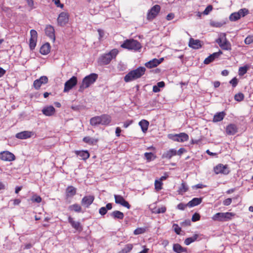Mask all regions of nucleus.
<instances>
[{
	"mask_svg": "<svg viewBox=\"0 0 253 253\" xmlns=\"http://www.w3.org/2000/svg\"><path fill=\"white\" fill-rule=\"evenodd\" d=\"M146 72L144 67H139L137 68L129 71L125 77L124 81L126 83L136 80L143 76Z\"/></svg>",
	"mask_w": 253,
	"mask_h": 253,
	"instance_id": "f257e3e1",
	"label": "nucleus"
},
{
	"mask_svg": "<svg viewBox=\"0 0 253 253\" xmlns=\"http://www.w3.org/2000/svg\"><path fill=\"white\" fill-rule=\"evenodd\" d=\"M118 53L117 49L111 50L108 53L102 55L99 59V63L101 65L108 64L112 59L115 58Z\"/></svg>",
	"mask_w": 253,
	"mask_h": 253,
	"instance_id": "f03ea898",
	"label": "nucleus"
},
{
	"mask_svg": "<svg viewBox=\"0 0 253 253\" xmlns=\"http://www.w3.org/2000/svg\"><path fill=\"white\" fill-rule=\"evenodd\" d=\"M98 75L95 73H92L85 77L83 80L79 91H83L84 88L88 87L96 81Z\"/></svg>",
	"mask_w": 253,
	"mask_h": 253,
	"instance_id": "7ed1b4c3",
	"label": "nucleus"
},
{
	"mask_svg": "<svg viewBox=\"0 0 253 253\" xmlns=\"http://www.w3.org/2000/svg\"><path fill=\"white\" fill-rule=\"evenodd\" d=\"M235 216V213L233 212H217L214 214L211 218L214 221L224 222L230 220Z\"/></svg>",
	"mask_w": 253,
	"mask_h": 253,
	"instance_id": "20e7f679",
	"label": "nucleus"
},
{
	"mask_svg": "<svg viewBox=\"0 0 253 253\" xmlns=\"http://www.w3.org/2000/svg\"><path fill=\"white\" fill-rule=\"evenodd\" d=\"M121 47L127 49L137 50L141 48V44L136 40L129 39L126 40L121 45Z\"/></svg>",
	"mask_w": 253,
	"mask_h": 253,
	"instance_id": "39448f33",
	"label": "nucleus"
},
{
	"mask_svg": "<svg viewBox=\"0 0 253 253\" xmlns=\"http://www.w3.org/2000/svg\"><path fill=\"white\" fill-rule=\"evenodd\" d=\"M169 138L174 141L183 142L188 140L189 136L187 134L182 132L179 134H169Z\"/></svg>",
	"mask_w": 253,
	"mask_h": 253,
	"instance_id": "423d86ee",
	"label": "nucleus"
},
{
	"mask_svg": "<svg viewBox=\"0 0 253 253\" xmlns=\"http://www.w3.org/2000/svg\"><path fill=\"white\" fill-rule=\"evenodd\" d=\"M16 158L15 155L8 151H4L0 153V159L3 161L11 162L14 161Z\"/></svg>",
	"mask_w": 253,
	"mask_h": 253,
	"instance_id": "0eeeda50",
	"label": "nucleus"
},
{
	"mask_svg": "<svg viewBox=\"0 0 253 253\" xmlns=\"http://www.w3.org/2000/svg\"><path fill=\"white\" fill-rule=\"evenodd\" d=\"M213 170L215 173L216 174L221 173L226 175L228 174L230 172L227 166L223 165L221 164H218L215 167H214L213 168Z\"/></svg>",
	"mask_w": 253,
	"mask_h": 253,
	"instance_id": "6e6552de",
	"label": "nucleus"
},
{
	"mask_svg": "<svg viewBox=\"0 0 253 253\" xmlns=\"http://www.w3.org/2000/svg\"><path fill=\"white\" fill-rule=\"evenodd\" d=\"M77 78L75 76H73L64 84V92H68L71 89L77 84Z\"/></svg>",
	"mask_w": 253,
	"mask_h": 253,
	"instance_id": "1a4fd4ad",
	"label": "nucleus"
},
{
	"mask_svg": "<svg viewBox=\"0 0 253 253\" xmlns=\"http://www.w3.org/2000/svg\"><path fill=\"white\" fill-rule=\"evenodd\" d=\"M30 39L29 41V46L31 49H34L37 44L38 33L35 30L30 31Z\"/></svg>",
	"mask_w": 253,
	"mask_h": 253,
	"instance_id": "9d476101",
	"label": "nucleus"
},
{
	"mask_svg": "<svg viewBox=\"0 0 253 253\" xmlns=\"http://www.w3.org/2000/svg\"><path fill=\"white\" fill-rule=\"evenodd\" d=\"M114 199L116 204H120L122 206L126 208L127 209H129L130 208L131 206L130 204L121 195H114Z\"/></svg>",
	"mask_w": 253,
	"mask_h": 253,
	"instance_id": "9b49d317",
	"label": "nucleus"
},
{
	"mask_svg": "<svg viewBox=\"0 0 253 253\" xmlns=\"http://www.w3.org/2000/svg\"><path fill=\"white\" fill-rule=\"evenodd\" d=\"M45 35L54 42L55 41V30L51 25H47L44 30Z\"/></svg>",
	"mask_w": 253,
	"mask_h": 253,
	"instance_id": "f8f14e48",
	"label": "nucleus"
},
{
	"mask_svg": "<svg viewBox=\"0 0 253 253\" xmlns=\"http://www.w3.org/2000/svg\"><path fill=\"white\" fill-rule=\"evenodd\" d=\"M216 42L223 50H230L231 49V44L226 38L224 39L219 38L217 40Z\"/></svg>",
	"mask_w": 253,
	"mask_h": 253,
	"instance_id": "ddd939ff",
	"label": "nucleus"
},
{
	"mask_svg": "<svg viewBox=\"0 0 253 253\" xmlns=\"http://www.w3.org/2000/svg\"><path fill=\"white\" fill-rule=\"evenodd\" d=\"M94 200V197L93 195L85 196L83 198L81 201V204L85 208H89Z\"/></svg>",
	"mask_w": 253,
	"mask_h": 253,
	"instance_id": "4468645a",
	"label": "nucleus"
},
{
	"mask_svg": "<svg viewBox=\"0 0 253 253\" xmlns=\"http://www.w3.org/2000/svg\"><path fill=\"white\" fill-rule=\"evenodd\" d=\"M34 133L31 131H23L16 134L15 137L20 139H26L31 137Z\"/></svg>",
	"mask_w": 253,
	"mask_h": 253,
	"instance_id": "2eb2a0df",
	"label": "nucleus"
},
{
	"mask_svg": "<svg viewBox=\"0 0 253 253\" xmlns=\"http://www.w3.org/2000/svg\"><path fill=\"white\" fill-rule=\"evenodd\" d=\"M164 59L163 58H160L159 59L154 58L149 62H146L145 64V66L148 68H152L154 67H156L158 66L160 63H161Z\"/></svg>",
	"mask_w": 253,
	"mask_h": 253,
	"instance_id": "dca6fc26",
	"label": "nucleus"
},
{
	"mask_svg": "<svg viewBox=\"0 0 253 253\" xmlns=\"http://www.w3.org/2000/svg\"><path fill=\"white\" fill-rule=\"evenodd\" d=\"M226 133L228 135H234L238 131V127L235 124H229L225 128Z\"/></svg>",
	"mask_w": 253,
	"mask_h": 253,
	"instance_id": "f3484780",
	"label": "nucleus"
},
{
	"mask_svg": "<svg viewBox=\"0 0 253 253\" xmlns=\"http://www.w3.org/2000/svg\"><path fill=\"white\" fill-rule=\"evenodd\" d=\"M222 54V52L220 50H219L218 52H214L207 57L205 59L204 63L205 64H209L212 62L215 58H218Z\"/></svg>",
	"mask_w": 253,
	"mask_h": 253,
	"instance_id": "a211bd4d",
	"label": "nucleus"
},
{
	"mask_svg": "<svg viewBox=\"0 0 253 253\" xmlns=\"http://www.w3.org/2000/svg\"><path fill=\"white\" fill-rule=\"evenodd\" d=\"M68 220L73 228L79 231H81L83 230L81 223L78 221H74L73 218L70 216L68 217Z\"/></svg>",
	"mask_w": 253,
	"mask_h": 253,
	"instance_id": "6ab92c4d",
	"label": "nucleus"
},
{
	"mask_svg": "<svg viewBox=\"0 0 253 253\" xmlns=\"http://www.w3.org/2000/svg\"><path fill=\"white\" fill-rule=\"evenodd\" d=\"M42 113L46 116H51L55 113V109L52 106L44 107L42 110Z\"/></svg>",
	"mask_w": 253,
	"mask_h": 253,
	"instance_id": "aec40b11",
	"label": "nucleus"
},
{
	"mask_svg": "<svg viewBox=\"0 0 253 253\" xmlns=\"http://www.w3.org/2000/svg\"><path fill=\"white\" fill-rule=\"evenodd\" d=\"M189 46L193 49H199L202 47V44L200 40L190 38L189 42Z\"/></svg>",
	"mask_w": 253,
	"mask_h": 253,
	"instance_id": "412c9836",
	"label": "nucleus"
},
{
	"mask_svg": "<svg viewBox=\"0 0 253 253\" xmlns=\"http://www.w3.org/2000/svg\"><path fill=\"white\" fill-rule=\"evenodd\" d=\"M75 153L77 156H80L81 159L84 161H86L90 156V154L87 150H77L75 151Z\"/></svg>",
	"mask_w": 253,
	"mask_h": 253,
	"instance_id": "4be33fe9",
	"label": "nucleus"
},
{
	"mask_svg": "<svg viewBox=\"0 0 253 253\" xmlns=\"http://www.w3.org/2000/svg\"><path fill=\"white\" fill-rule=\"evenodd\" d=\"M176 155V150L174 149H171L169 151L165 152L162 156L163 159H166L169 160L172 157Z\"/></svg>",
	"mask_w": 253,
	"mask_h": 253,
	"instance_id": "5701e85b",
	"label": "nucleus"
},
{
	"mask_svg": "<svg viewBox=\"0 0 253 253\" xmlns=\"http://www.w3.org/2000/svg\"><path fill=\"white\" fill-rule=\"evenodd\" d=\"M101 119L102 125L108 126L111 122V117L107 114H103L100 116Z\"/></svg>",
	"mask_w": 253,
	"mask_h": 253,
	"instance_id": "b1692460",
	"label": "nucleus"
},
{
	"mask_svg": "<svg viewBox=\"0 0 253 253\" xmlns=\"http://www.w3.org/2000/svg\"><path fill=\"white\" fill-rule=\"evenodd\" d=\"M50 51V45L48 42L43 44L40 50V53L42 55H46L49 53Z\"/></svg>",
	"mask_w": 253,
	"mask_h": 253,
	"instance_id": "393cba45",
	"label": "nucleus"
},
{
	"mask_svg": "<svg viewBox=\"0 0 253 253\" xmlns=\"http://www.w3.org/2000/svg\"><path fill=\"white\" fill-rule=\"evenodd\" d=\"M226 115V113L224 111L217 113L213 118V122H218L221 121Z\"/></svg>",
	"mask_w": 253,
	"mask_h": 253,
	"instance_id": "a878e982",
	"label": "nucleus"
},
{
	"mask_svg": "<svg viewBox=\"0 0 253 253\" xmlns=\"http://www.w3.org/2000/svg\"><path fill=\"white\" fill-rule=\"evenodd\" d=\"M76 194V188L73 186H69L66 189V195L67 197H71Z\"/></svg>",
	"mask_w": 253,
	"mask_h": 253,
	"instance_id": "bb28decb",
	"label": "nucleus"
},
{
	"mask_svg": "<svg viewBox=\"0 0 253 253\" xmlns=\"http://www.w3.org/2000/svg\"><path fill=\"white\" fill-rule=\"evenodd\" d=\"M161 9L160 6L159 5H155L153 6L149 11L147 16H156Z\"/></svg>",
	"mask_w": 253,
	"mask_h": 253,
	"instance_id": "cd10ccee",
	"label": "nucleus"
},
{
	"mask_svg": "<svg viewBox=\"0 0 253 253\" xmlns=\"http://www.w3.org/2000/svg\"><path fill=\"white\" fill-rule=\"evenodd\" d=\"M202 202L201 198H194L187 203L188 207H193L200 205Z\"/></svg>",
	"mask_w": 253,
	"mask_h": 253,
	"instance_id": "c85d7f7f",
	"label": "nucleus"
},
{
	"mask_svg": "<svg viewBox=\"0 0 253 253\" xmlns=\"http://www.w3.org/2000/svg\"><path fill=\"white\" fill-rule=\"evenodd\" d=\"M90 125L92 126H96L99 125H102L101 119H100V116H95L91 118L89 121Z\"/></svg>",
	"mask_w": 253,
	"mask_h": 253,
	"instance_id": "c756f323",
	"label": "nucleus"
},
{
	"mask_svg": "<svg viewBox=\"0 0 253 253\" xmlns=\"http://www.w3.org/2000/svg\"><path fill=\"white\" fill-rule=\"evenodd\" d=\"M139 125L141 127L142 131L144 133H146L148 130L149 123L146 120H142L139 122Z\"/></svg>",
	"mask_w": 253,
	"mask_h": 253,
	"instance_id": "7c9ffc66",
	"label": "nucleus"
},
{
	"mask_svg": "<svg viewBox=\"0 0 253 253\" xmlns=\"http://www.w3.org/2000/svg\"><path fill=\"white\" fill-rule=\"evenodd\" d=\"M69 17H58V25L60 26H64L69 23Z\"/></svg>",
	"mask_w": 253,
	"mask_h": 253,
	"instance_id": "2f4dec72",
	"label": "nucleus"
},
{
	"mask_svg": "<svg viewBox=\"0 0 253 253\" xmlns=\"http://www.w3.org/2000/svg\"><path fill=\"white\" fill-rule=\"evenodd\" d=\"M112 208V205L111 203H108L106 206V207H101L99 210V213L101 215H105L107 212V211L108 210H111Z\"/></svg>",
	"mask_w": 253,
	"mask_h": 253,
	"instance_id": "473e14b6",
	"label": "nucleus"
},
{
	"mask_svg": "<svg viewBox=\"0 0 253 253\" xmlns=\"http://www.w3.org/2000/svg\"><path fill=\"white\" fill-rule=\"evenodd\" d=\"M173 250L176 253H182L186 252V249L183 248L179 244H174L173 245Z\"/></svg>",
	"mask_w": 253,
	"mask_h": 253,
	"instance_id": "72a5a7b5",
	"label": "nucleus"
},
{
	"mask_svg": "<svg viewBox=\"0 0 253 253\" xmlns=\"http://www.w3.org/2000/svg\"><path fill=\"white\" fill-rule=\"evenodd\" d=\"M111 215L115 219H123L124 217V213L119 211H113Z\"/></svg>",
	"mask_w": 253,
	"mask_h": 253,
	"instance_id": "f704fd0d",
	"label": "nucleus"
},
{
	"mask_svg": "<svg viewBox=\"0 0 253 253\" xmlns=\"http://www.w3.org/2000/svg\"><path fill=\"white\" fill-rule=\"evenodd\" d=\"M68 208L71 211H74L77 212H81L82 211V207L78 204L70 205Z\"/></svg>",
	"mask_w": 253,
	"mask_h": 253,
	"instance_id": "c9c22d12",
	"label": "nucleus"
},
{
	"mask_svg": "<svg viewBox=\"0 0 253 253\" xmlns=\"http://www.w3.org/2000/svg\"><path fill=\"white\" fill-rule=\"evenodd\" d=\"M249 14V10L246 8L241 9L237 13H233L230 16H246Z\"/></svg>",
	"mask_w": 253,
	"mask_h": 253,
	"instance_id": "e433bc0d",
	"label": "nucleus"
},
{
	"mask_svg": "<svg viewBox=\"0 0 253 253\" xmlns=\"http://www.w3.org/2000/svg\"><path fill=\"white\" fill-rule=\"evenodd\" d=\"M188 190V187L186 185V183L184 182H182L181 186L179 188L177 192L179 194L182 195L183 193L187 192Z\"/></svg>",
	"mask_w": 253,
	"mask_h": 253,
	"instance_id": "4c0bfd02",
	"label": "nucleus"
},
{
	"mask_svg": "<svg viewBox=\"0 0 253 253\" xmlns=\"http://www.w3.org/2000/svg\"><path fill=\"white\" fill-rule=\"evenodd\" d=\"M198 234H194L192 237L186 238L184 241V244L186 245H189L191 243L195 242L198 237Z\"/></svg>",
	"mask_w": 253,
	"mask_h": 253,
	"instance_id": "58836bf2",
	"label": "nucleus"
},
{
	"mask_svg": "<svg viewBox=\"0 0 253 253\" xmlns=\"http://www.w3.org/2000/svg\"><path fill=\"white\" fill-rule=\"evenodd\" d=\"M83 141L85 143L93 145L96 143L98 141V140L97 139L92 138L89 136H86L83 138Z\"/></svg>",
	"mask_w": 253,
	"mask_h": 253,
	"instance_id": "ea45409f",
	"label": "nucleus"
},
{
	"mask_svg": "<svg viewBox=\"0 0 253 253\" xmlns=\"http://www.w3.org/2000/svg\"><path fill=\"white\" fill-rule=\"evenodd\" d=\"M166 211L167 208L165 206H162L161 208L158 209L156 208L153 209L152 212L156 214L161 213H164Z\"/></svg>",
	"mask_w": 253,
	"mask_h": 253,
	"instance_id": "a19ab883",
	"label": "nucleus"
},
{
	"mask_svg": "<svg viewBox=\"0 0 253 253\" xmlns=\"http://www.w3.org/2000/svg\"><path fill=\"white\" fill-rule=\"evenodd\" d=\"M249 67L248 65H245L243 67H240L239 69V75L240 76H244L247 72L248 70L249 69Z\"/></svg>",
	"mask_w": 253,
	"mask_h": 253,
	"instance_id": "79ce46f5",
	"label": "nucleus"
},
{
	"mask_svg": "<svg viewBox=\"0 0 253 253\" xmlns=\"http://www.w3.org/2000/svg\"><path fill=\"white\" fill-rule=\"evenodd\" d=\"M225 24V22L224 21H222L220 22L211 21L210 22V24L212 27H220L222 26L223 25Z\"/></svg>",
	"mask_w": 253,
	"mask_h": 253,
	"instance_id": "37998d69",
	"label": "nucleus"
},
{
	"mask_svg": "<svg viewBox=\"0 0 253 253\" xmlns=\"http://www.w3.org/2000/svg\"><path fill=\"white\" fill-rule=\"evenodd\" d=\"M144 156L148 162H150L156 158V156L152 153L146 152L144 153Z\"/></svg>",
	"mask_w": 253,
	"mask_h": 253,
	"instance_id": "c03bdc74",
	"label": "nucleus"
},
{
	"mask_svg": "<svg viewBox=\"0 0 253 253\" xmlns=\"http://www.w3.org/2000/svg\"><path fill=\"white\" fill-rule=\"evenodd\" d=\"M163 183L162 182L156 180L155 181V188L157 191H159L161 189H162V185Z\"/></svg>",
	"mask_w": 253,
	"mask_h": 253,
	"instance_id": "a18cd8bd",
	"label": "nucleus"
},
{
	"mask_svg": "<svg viewBox=\"0 0 253 253\" xmlns=\"http://www.w3.org/2000/svg\"><path fill=\"white\" fill-rule=\"evenodd\" d=\"M234 99L236 101L240 102L244 100V95L243 93L240 92L236 94L234 96Z\"/></svg>",
	"mask_w": 253,
	"mask_h": 253,
	"instance_id": "49530a36",
	"label": "nucleus"
},
{
	"mask_svg": "<svg viewBox=\"0 0 253 253\" xmlns=\"http://www.w3.org/2000/svg\"><path fill=\"white\" fill-rule=\"evenodd\" d=\"M146 232V228H136L133 232V234L134 235H139L141 234Z\"/></svg>",
	"mask_w": 253,
	"mask_h": 253,
	"instance_id": "de8ad7c7",
	"label": "nucleus"
},
{
	"mask_svg": "<svg viewBox=\"0 0 253 253\" xmlns=\"http://www.w3.org/2000/svg\"><path fill=\"white\" fill-rule=\"evenodd\" d=\"M244 42L246 44H250L253 43V35L247 36L245 39Z\"/></svg>",
	"mask_w": 253,
	"mask_h": 253,
	"instance_id": "09e8293b",
	"label": "nucleus"
},
{
	"mask_svg": "<svg viewBox=\"0 0 253 253\" xmlns=\"http://www.w3.org/2000/svg\"><path fill=\"white\" fill-rule=\"evenodd\" d=\"M42 85V83L39 81L38 79L36 80L33 83V86L36 89H39Z\"/></svg>",
	"mask_w": 253,
	"mask_h": 253,
	"instance_id": "8fccbe9b",
	"label": "nucleus"
},
{
	"mask_svg": "<svg viewBox=\"0 0 253 253\" xmlns=\"http://www.w3.org/2000/svg\"><path fill=\"white\" fill-rule=\"evenodd\" d=\"M173 229H174V230L175 231V232L178 234V235H179L180 234V232L181 231V229L180 227H179L178 225L177 224H173V226H172Z\"/></svg>",
	"mask_w": 253,
	"mask_h": 253,
	"instance_id": "3c124183",
	"label": "nucleus"
},
{
	"mask_svg": "<svg viewBox=\"0 0 253 253\" xmlns=\"http://www.w3.org/2000/svg\"><path fill=\"white\" fill-rule=\"evenodd\" d=\"M38 80L42 84H47L48 81L47 77L44 76L41 77Z\"/></svg>",
	"mask_w": 253,
	"mask_h": 253,
	"instance_id": "603ef678",
	"label": "nucleus"
},
{
	"mask_svg": "<svg viewBox=\"0 0 253 253\" xmlns=\"http://www.w3.org/2000/svg\"><path fill=\"white\" fill-rule=\"evenodd\" d=\"M200 219V215L198 213H195L192 217V221L195 222Z\"/></svg>",
	"mask_w": 253,
	"mask_h": 253,
	"instance_id": "864d4df0",
	"label": "nucleus"
},
{
	"mask_svg": "<svg viewBox=\"0 0 253 253\" xmlns=\"http://www.w3.org/2000/svg\"><path fill=\"white\" fill-rule=\"evenodd\" d=\"M212 9V6L211 5L208 6L205 10L203 12L202 14L204 15H208L209 14L210 12L211 11Z\"/></svg>",
	"mask_w": 253,
	"mask_h": 253,
	"instance_id": "5fc2aeb1",
	"label": "nucleus"
},
{
	"mask_svg": "<svg viewBox=\"0 0 253 253\" xmlns=\"http://www.w3.org/2000/svg\"><path fill=\"white\" fill-rule=\"evenodd\" d=\"M229 83L232 85L233 87H235L238 84V79L235 77L229 82Z\"/></svg>",
	"mask_w": 253,
	"mask_h": 253,
	"instance_id": "6e6d98bb",
	"label": "nucleus"
},
{
	"mask_svg": "<svg viewBox=\"0 0 253 253\" xmlns=\"http://www.w3.org/2000/svg\"><path fill=\"white\" fill-rule=\"evenodd\" d=\"M187 207H188L187 204H185L184 203H180L177 205V208L178 210L183 211Z\"/></svg>",
	"mask_w": 253,
	"mask_h": 253,
	"instance_id": "4d7b16f0",
	"label": "nucleus"
},
{
	"mask_svg": "<svg viewBox=\"0 0 253 253\" xmlns=\"http://www.w3.org/2000/svg\"><path fill=\"white\" fill-rule=\"evenodd\" d=\"M232 201L231 198H227L223 201V204L226 206H229L231 204Z\"/></svg>",
	"mask_w": 253,
	"mask_h": 253,
	"instance_id": "13d9d810",
	"label": "nucleus"
},
{
	"mask_svg": "<svg viewBox=\"0 0 253 253\" xmlns=\"http://www.w3.org/2000/svg\"><path fill=\"white\" fill-rule=\"evenodd\" d=\"M42 198L39 196H36L35 197H33L32 199L33 201L38 203H41L42 202Z\"/></svg>",
	"mask_w": 253,
	"mask_h": 253,
	"instance_id": "bf43d9fd",
	"label": "nucleus"
},
{
	"mask_svg": "<svg viewBox=\"0 0 253 253\" xmlns=\"http://www.w3.org/2000/svg\"><path fill=\"white\" fill-rule=\"evenodd\" d=\"M133 121L132 120H127L124 123V127L125 128H127L129 126L133 123Z\"/></svg>",
	"mask_w": 253,
	"mask_h": 253,
	"instance_id": "052dcab7",
	"label": "nucleus"
},
{
	"mask_svg": "<svg viewBox=\"0 0 253 253\" xmlns=\"http://www.w3.org/2000/svg\"><path fill=\"white\" fill-rule=\"evenodd\" d=\"M97 31L99 34V40H101L104 37V31L100 29H98Z\"/></svg>",
	"mask_w": 253,
	"mask_h": 253,
	"instance_id": "680f3d73",
	"label": "nucleus"
},
{
	"mask_svg": "<svg viewBox=\"0 0 253 253\" xmlns=\"http://www.w3.org/2000/svg\"><path fill=\"white\" fill-rule=\"evenodd\" d=\"M186 152L185 149L184 148H180L177 152L176 151V154L179 156H181L183 153Z\"/></svg>",
	"mask_w": 253,
	"mask_h": 253,
	"instance_id": "e2e57ef3",
	"label": "nucleus"
},
{
	"mask_svg": "<svg viewBox=\"0 0 253 253\" xmlns=\"http://www.w3.org/2000/svg\"><path fill=\"white\" fill-rule=\"evenodd\" d=\"M121 129L119 127H117L116 128L115 133L117 137H119L120 136V133L121 132Z\"/></svg>",
	"mask_w": 253,
	"mask_h": 253,
	"instance_id": "0e129e2a",
	"label": "nucleus"
},
{
	"mask_svg": "<svg viewBox=\"0 0 253 253\" xmlns=\"http://www.w3.org/2000/svg\"><path fill=\"white\" fill-rule=\"evenodd\" d=\"M168 177V175L166 173H165V175L164 176H161L158 180L162 182V181L167 179Z\"/></svg>",
	"mask_w": 253,
	"mask_h": 253,
	"instance_id": "69168bd1",
	"label": "nucleus"
},
{
	"mask_svg": "<svg viewBox=\"0 0 253 253\" xmlns=\"http://www.w3.org/2000/svg\"><path fill=\"white\" fill-rule=\"evenodd\" d=\"M160 91V88L158 87V86L156 85H154L153 87V91L154 92H159Z\"/></svg>",
	"mask_w": 253,
	"mask_h": 253,
	"instance_id": "338daca9",
	"label": "nucleus"
},
{
	"mask_svg": "<svg viewBox=\"0 0 253 253\" xmlns=\"http://www.w3.org/2000/svg\"><path fill=\"white\" fill-rule=\"evenodd\" d=\"M165 84L163 81L158 82L157 84V85L158 86L159 88L163 87L165 86Z\"/></svg>",
	"mask_w": 253,
	"mask_h": 253,
	"instance_id": "774afa93",
	"label": "nucleus"
}]
</instances>
